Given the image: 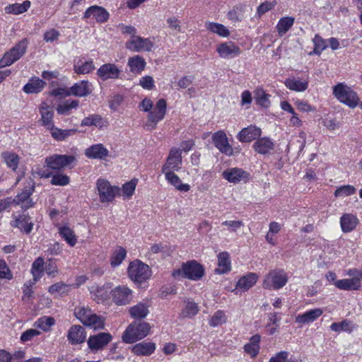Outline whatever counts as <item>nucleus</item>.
I'll use <instances>...</instances> for the list:
<instances>
[{
  "label": "nucleus",
  "instance_id": "nucleus-26",
  "mask_svg": "<svg viewBox=\"0 0 362 362\" xmlns=\"http://www.w3.org/2000/svg\"><path fill=\"white\" fill-rule=\"evenodd\" d=\"M91 93V85L88 81H81L72 86L66 93V95L84 97Z\"/></svg>",
  "mask_w": 362,
  "mask_h": 362
},
{
  "label": "nucleus",
  "instance_id": "nucleus-64",
  "mask_svg": "<svg viewBox=\"0 0 362 362\" xmlns=\"http://www.w3.org/2000/svg\"><path fill=\"white\" fill-rule=\"evenodd\" d=\"M288 356L289 353L288 351H281L270 358L269 362H287Z\"/></svg>",
  "mask_w": 362,
  "mask_h": 362
},
{
  "label": "nucleus",
  "instance_id": "nucleus-30",
  "mask_svg": "<svg viewBox=\"0 0 362 362\" xmlns=\"http://www.w3.org/2000/svg\"><path fill=\"white\" fill-rule=\"evenodd\" d=\"M131 350L134 354L137 356H150L156 350V344L151 341H142L134 345Z\"/></svg>",
  "mask_w": 362,
  "mask_h": 362
},
{
  "label": "nucleus",
  "instance_id": "nucleus-13",
  "mask_svg": "<svg viewBox=\"0 0 362 362\" xmlns=\"http://www.w3.org/2000/svg\"><path fill=\"white\" fill-rule=\"evenodd\" d=\"M112 339L110 333L101 332L89 337L87 344L93 351H97L105 347Z\"/></svg>",
  "mask_w": 362,
  "mask_h": 362
},
{
  "label": "nucleus",
  "instance_id": "nucleus-19",
  "mask_svg": "<svg viewBox=\"0 0 362 362\" xmlns=\"http://www.w3.org/2000/svg\"><path fill=\"white\" fill-rule=\"evenodd\" d=\"M258 279L259 276L256 273L250 272L240 278L233 291L235 292V294H238L239 291L245 292L256 284Z\"/></svg>",
  "mask_w": 362,
  "mask_h": 362
},
{
  "label": "nucleus",
  "instance_id": "nucleus-45",
  "mask_svg": "<svg viewBox=\"0 0 362 362\" xmlns=\"http://www.w3.org/2000/svg\"><path fill=\"white\" fill-rule=\"evenodd\" d=\"M205 27L209 31L222 37H227L230 35V30L225 25L218 23L206 22Z\"/></svg>",
  "mask_w": 362,
  "mask_h": 362
},
{
  "label": "nucleus",
  "instance_id": "nucleus-14",
  "mask_svg": "<svg viewBox=\"0 0 362 362\" xmlns=\"http://www.w3.org/2000/svg\"><path fill=\"white\" fill-rule=\"evenodd\" d=\"M181 164V150L176 147H173L170 151L165 164L162 168V173L178 170L180 168Z\"/></svg>",
  "mask_w": 362,
  "mask_h": 362
},
{
  "label": "nucleus",
  "instance_id": "nucleus-23",
  "mask_svg": "<svg viewBox=\"0 0 362 362\" xmlns=\"http://www.w3.org/2000/svg\"><path fill=\"white\" fill-rule=\"evenodd\" d=\"M109 13L104 8L98 6H92L89 7L83 15V18H88L93 16L98 23H104L109 18Z\"/></svg>",
  "mask_w": 362,
  "mask_h": 362
},
{
  "label": "nucleus",
  "instance_id": "nucleus-12",
  "mask_svg": "<svg viewBox=\"0 0 362 362\" xmlns=\"http://www.w3.org/2000/svg\"><path fill=\"white\" fill-rule=\"evenodd\" d=\"M349 275H355L351 279H344L334 282V285L339 289L350 291L358 290L361 287V279H362V272L354 271V272H349Z\"/></svg>",
  "mask_w": 362,
  "mask_h": 362
},
{
  "label": "nucleus",
  "instance_id": "nucleus-40",
  "mask_svg": "<svg viewBox=\"0 0 362 362\" xmlns=\"http://www.w3.org/2000/svg\"><path fill=\"white\" fill-rule=\"evenodd\" d=\"M230 270V262L228 252H223L218 255V265L215 272L218 274H225Z\"/></svg>",
  "mask_w": 362,
  "mask_h": 362
},
{
  "label": "nucleus",
  "instance_id": "nucleus-8",
  "mask_svg": "<svg viewBox=\"0 0 362 362\" xmlns=\"http://www.w3.org/2000/svg\"><path fill=\"white\" fill-rule=\"evenodd\" d=\"M28 42L26 40H22L16 44L10 51L6 52L4 57L0 59V68L10 66L18 60L25 52Z\"/></svg>",
  "mask_w": 362,
  "mask_h": 362
},
{
  "label": "nucleus",
  "instance_id": "nucleus-48",
  "mask_svg": "<svg viewBox=\"0 0 362 362\" xmlns=\"http://www.w3.org/2000/svg\"><path fill=\"white\" fill-rule=\"evenodd\" d=\"M330 329L335 332H347L351 333L355 329V325L350 320H344L339 322H334Z\"/></svg>",
  "mask_w": 362,
  "mask_h": 362
},
{
  "label": "nucleus",
  "instance_id": "nucleus-27",
  "mask_svg": "<svg viewBox=\"0 0 362 362\" xmlns=\"http://www.w3.org/2000/svg\"><path fill=\"white\" fill-rule=\"evenodd\" d=\"M42 124L48 130L54 124V110L47 103H42L40 106Z\"/></svg>",
  "mask_w": 362,
  "mask_h": 362
},
{
  "label": "nucleus",
  "instance_id": "nucleus-62",
  "mask_svg": "<svg viewBox=\"0 0 362 362\" xmlns=\"http://www.w3.org/2000/svg\"><path fill=\"white\" fill-rule=\"evenodd\" d=\"M222 226H226L228 230L233 233H236L238 229L244 226L242 221H225L222 223Z\"/></svg>",
  "mask_w": 362,
  "mask_h": 362
},
{
  "label": "nucleus",
  "instance_id": "nucleus-38",
  "mask_svg": "<svg viewBox=\"0 0 362 362\" xmlns=\"http://www.w3.org/2000/svg\"><path fill=\"white\" fill-rule=\"evenodd\" d=\"M260 339V335H253L250 337L249 343L244 346L245 353L249 354L251 358H255L259 353Z\"/></svg>",
  "mask_w": 362,
  "mask_h": 362
},
{
  "label": "nucleus",
  "instance_id": "nucleus-4",
  "mask_svg": "<svg viewBox=\"0 0 362 362\" xmlns=\"http://www.w3.org/2000/svg\"><path fill=\"white\" fill-rule=\"evenodd\" d=\"M333 94L339 101L350 108L356 107L359 103L357 94L348 86L339 83L334 87Z\"/></svg>",
  "mask_w": 362,
  "mask_h": 362
},
{
  "label": "nucleus",
  "instance_id": "nucleus-34",
  "mask_svg": "<svg viewBox=\"0 0 362 362\" xmlns=\"http://www.w3.org/2000/svg\"><path fill=\"white\" fill-rule=\"evenodd\" d=\"M166 180L173 185L177 190L182 192H187L190 189L188 184L182 183L180 178L174 172L163 173Z\"/></svg>",
  "mask_w": 362,
  "mask_h": 362
},
{
  "label": "nucleus",
  "instance_id": "nucleus-32",
  "mask_svg": "<svg viewBox=\"0 0 362 362\" xmlns=\"http://www.w3.org/2000/svg\"><path fill=\"white\" fill-rule=\"evenodd\" d=\"M67 338L71 344L83 342L86 338L84 329L80 325L71 326L68 332Z\"/></svg>",
  "mask_w": 362,
  "mask_h": 362
},
{
  "label": "nucleus",
  "instance_id": "nucleus-57",
  "mask_svg": "<svg viewBox=\"0 0 362 362\" xmlns=\"http://www.w3.org/2000/svg\"><path fill=\"white\" fill-rule=\"evenodd\" d=\"M227 317L223 310H217L209 319L211 327H216L226 322Z\"/></svg>",
  "mask_w": 362,
  "mask_h": 362
},
{
  "label": "nucleus",
  "instance_id": "nucleus-43",
  "mask_svg": "<svg viewBox=\"0 0 362 362\" xmlns=\"http://www.w3.org/2000/svg\"><path fill=\"white\" fill-rule=\"evenodd\" d=\"M48 130L52 137L57 141H64L68 137L75 134L77 132V130L74 129H62L54 125Z\"/></svg>",
  "mask_w": 362,
  "mask_h": 362
},
{
  "label": "nucleus",
  "instance_id": "nucleus-58",
  "mask_svg": "<svg viewBox=\"0 0 362 362\" xmlns=\"http://www.w3.org/2000/svg\"><path fill=\"white\" fill-rule=\"evenodd\" d=\"M356 188L351 185H342L337 188L334 192L335 197H346L356 193Z\"/></svg>",
  "mask_w": 362,
  "mask_h": 362
},
{
  "label": "nucleus",
  "instance_id": "nucleus-46",
  "mask_svg": "<svg viewBox=\"0 0 362 362\" xmlns=\"http://www.w3.org/2000/svg\"><path fill=\"white\" fill-rule=\"evenodd\" d=\"M30 1L25 0L21 4L15 3L10 4L5 7L4 11L8 14L18 15L27 11L30 7Z\"/></svg>",
  "mask_w": 362,
  "mask_h": 362
},
{
  "label": "nucleus",
  "instance_id": "nucleus-56",
  "mask_svg": "<svg viewBox=\"0 0 362 362\" xmlns=\"http://www.w3.org/2000/svg\"><path fill=\"white\" fill-rule=\"evenodd\" d=\"M255 100L258 105L267 107L270 105L269 97L270 95L261 88L256 89L255 92Z\"/></svg>",
  "mask_w": 362,
  "mask_h": 362
},
{
  "label": "nucleus",
  "instance_id": "nucleus-17",
  "mask_svg": "<svg viewBox=\"0 0 362 362\" xmlns=\"http://www.w3.org/2000/svg\"><path fill=\"white\" fill-rule=\"evenodd\" d=\"M75 160V157L67 155L54 154L46 158L47 165L54 170H60L68 166Z\"/></svg>",
  "mask_w": 362,
  "mask_h": 362
},
{
  "label": "nucleus",
  "instance_id": "nucleus-9",
  "mask_svg": "<svg viewBox=\"0 0 362 362\" xmlns=\"http://www.w3.org/2000/svg\"><path fill=\"white\" fill-rule=\"evenodd\" d=\"M35 190V184L30 180L28 186L25 187L21 192H19L13 199L11 204L21 206V209L27 210L35 206V202L30 196Z\"/></svg>",
  "mask_w": 362,
  "mask_h": 362
},
{
  "label": "nucleus",
  "instance_id": "nucleus-55",
  "mask_svg": "<svg viewBox=\"0 0 362 362\" xmlns=\"http://www.w3.org/2000/svg\"><path fill=\"white\" fill-rule=\"evenodd\" d=\"M2 157L8 168L13 170L17 169L19 163L18 155L11 152H4L2 153Z\"/></svg>",
  "mask_w": 362,
  "mask_h": 362
},
{
  "label": "nucleus",
  "instance_id": "nucleus-28",
  "mask_svg": "<svg viewBox=\"0 0 362 362\" xmlns=\"http://www.w3.org/2000/svg\"><path fill=\"white\" fill-rule=\"evenodd\" d=\"M274 142L268 137H262L253 144L254 150L262 155L269 154L274 148Z\"/></svg>",
  "mask_w": 362,
  "mask_h": 362
},
{
  "label": "nucleus",
  "instance_id": "nucleus-16",
  "mask_svg": "<svg viewBox=\"0 0 362 362\" xmlns=\"http://www.w3.org/2000/svg\"><path fill=\"white\" fill-rule=\"evenodd\" d=\"M212 141L214 146L221 151L222 153L226 156H231L233 153L232 146L229 144L226 134L219 130L215 132L212 135Z\"/></svg>",
  "mask_w": 362,
  "mask_h": 362
},
{
  "label": "nucleus",
  "instance_id": "nucleus-54",
  "mask_svg": "<svg viewBox=\"0 0 362 362\" xmlns=\"http://www.w3.org/2000/svg\"><path fill=\"white\" fill-rule=\"evenodd\" d=\"M138 184V180L134 178L132 179L130 181L124 183L122 185V197L125 198H130L134 193L136 187Z\"/></svg>",
  "mask_w": 362,
  "mask_h": 362
},
{
  "label": "nucleus",
  "instance_id": "nucleus-29",
  "mask_svg": "<svg viewBox=\"0 0 362 362\" xmlns=\"http://www.w3.org/2000/svg\"><path fill=\"white\" fill-rule=\"evenodd\" d=\"M284 84L287 88L296 92H303L308 88V81L298 77L288 78Z\"/></svg>",
  "mask_w": 362,
  "mask_h": 362
},
{
  "label": "nucleus",
  "instance_id": "nucleus-6",
  "mask_svg": "<svg viewBox=\"0 0 362 362\" xmlns=\"http://www.w3.org/2000/svg\"><path fill=\"white\" fill-rule=\"evenodd\" d=\"M96 190L99 200L102 203L112 202L119 192V188L113 186L103 178H99L96 182Z\"/></svg>",
  "mask_w": 362,
  "mask_h": 362
},
{
  "label": "nucleus",
  "instance_id": "nucleus-11",
  "mask_svg": "<svg viewBox=\"0 0 362 362\" xmlns=\"http://www.w3.org/2000/svg\"><path fill=\"white\" fill-rule=\"evenodd\" d=\"M166 101L164 99L158 100L155 107L149 112L148 115L146 126L148 129H154L156 124L164 118L166 113Z\"/></svg>",
  "mask_w": 362,
  "mask_h": 362
},
{
  "label": "nucleus",
  "instance_id": "nucleus-5",
  "mask_svg": "<svg viewBox=\"0 0 362 362\" xmlns=\"http://www.w3.org/2000/svg\"><path fill=\"white\" fill-rule=\"evenodd\" d=\"M288 282V276L282 269L271 270L264 277L262 287L268 290H279Z\"/></svg>",
  "mask_w": 362,
  "mask_h": 362
},
{
  "label": "nucleus",
  "instance_id": "nucleus-25",
  "mask_svg": "<svg viewBox=\"0 0 362 362\" xmlns=\"http://www.w3.org/2000/svg\"><path fill=\"white\" fill-rule=\"evenodd\" d=\"M323 313L321 308H315L306 311L305 313L298 315L295 318V322L299 326L311 323L320 317Z\"/></svg>",
  "mask_w": 362,
  "mask_h": 362
},
{
  "label": "nucleus",
  "instance_id": "nucleus-36",
  "mask_svg": "<svg viewBox=\"0 0 362 362\" xmlns=\"http://www.w3.org/2000/svg\"><path fill=\"white\" fill-rule=\"evenodd\" d=\"M127 65L131 72L140 74L146 65L145 59L139 55H134L128 59Z\"/></svg>",
  "mask_w": 362,
  "mask_h": 362
},
{
  "label": "nucleus",
  "instance_id": "nucleus-35",
  "mask_svg": "<svg viewBox=\"0 0 362 362\" xmlns=\"http://www.w3.org/2000/svg\"><path fill=\"white\" fill-rule=\"evenodd\" d=\"M95 69V65L92 59L83 61L78 59L74 61V71L77 74H88Z\"/></svg>",
  "mask_w": 362,
  "mask_h": 362
},
{
  "label": "nucleus",
  "instance_id": "nucleus-37",
  "mask_svg": "<svg viewBox=\"0 0 362 362\" xmlns=\"http://www.w3.org/2000/svg\"><path fill=\"white\" fill-rule=\"evenodd\" d=\"M45 84L43 80L39 78H33L24 86L23 90L28 94L37 93L42 90Z\"/></svg>",
  "mask_w": 362,
  "mask_h": 362
},
{
  "label": "nucleus",
  "instance_id": "nucleus-2",
  "mask_svg": "<svg viewBox=\"0 0 362 362\" xmlns=\"http://www.w3.org/2000/svg\"><path fill=\"white\" fill-rule=\"evenodd\" d=\"M204 274V269L197 262L192 260L182 264V268L175 270L173 276L175 279L187 278L192 281H198Z\"/></svg>",
  "mask_w": 362,
  "mask_h": 362
},
{
  "label": "nucleus",
  "instance_id": "nucleus-49",
  "mask_svg": "<svg viewBox=\"0 0 362 362\" xmlns=\"http://www.w3.org/2000/svg\"><path fill=\"white\" fill-rule=\"evenodd\" d=\"M126 256V250L120 246L117 247L111 256V266L115 267L120 265L123 260L125 259Z\"/></svg>",
  "mask_w": 362,
  "mask_h": 362
},
{
  "label": "nucleus",
  "instance_id": "nucleus-42",
  "mask_svg": "<svg viewBox=\"0 0 362 362\" xmlns=\"http://www.w3.org/2000/svg\"><path fill=\"white\" fill-rule=\"evenodd\" d=\"M45 262L42 257H37L33 263L31 274L33 275L32 284H36L42 276L45 271Z\"/></svg>",
  "mask_w": 362,
  "mask_h": 362
},
{
  "label": "nucleus",
  "instance_id": "nucleus-20",
  "mask_svg": "<svg viewBox=\"0 0 362 362\" xmlns=\"http://www.w3.org/2000/svg\"><path fill=\"white\" fill-rule=\"evenodd\" d=\"M216 52L221 58H233L240 54V48L233 42H223L217 46Z\"/></svg>",
  "mask_w": 362,
  "mask_h": 362
},
{
  "label": "nucleus",
  "instance_id": "nucleus-24",
  "mask_svg": "<svg viewBox=\"0 0 362 362\" xmlns=\"http://www.w3.org/2000/svg\"><path fill=\"white\" fill-rule=\"evenodd\" d=\"M85 155L91 159L104 160L109 155V151L102 144H93L85 150Z\"/></svg>",
  "mask_w": 362,
  "mask_h": 362
},
{
  "label": "nucleus",
  "instance_id": "nucleus-53",
  "mask_svg": "<svg viewBox=\"0 0 362 362\" xmlns=\"http://www.w3.org/2000/svg\"><path fill=\"white\" fill-rule=\"evenodd\" d=\"M71 287V285L66 284L64 282L60 281L50 286L48 288V291L52 295H63L67 293L70 291Z\"/></svg>",
  "mask_w": 362,
  "mask_h": 362
},
{
  "label": "nucleus",
  "instance_id": "nucleus-7",
  "mask_svg": "<svg viewBox=\"0 0 362 362\" xmlns=\"http://www.w3.org/2000/svg\"><path fill=\"white\" fill-rule=\"evenodd\" d=\"M129 277L134 281L141 283L151 275L149 267L139 260L132 262L128 267Z\"/></svg>",
  "mask_w": 362,
  "mask_h": 362
},
{
  "label": "nucleus",
  "instance_id": "nucleus-51",
  "mask_svg": "<svg viewBox=\"0 0 362 362\" xmlns=\"http://www.w3.org/2000/svg\"><path fill=\"white\" fill-rule=\"evenodd\" d=\"M55 324V320L54 317L50 316H43L37 319L34 325L41 329L42 330L47 332L49 331L50 327Z\"/></svg>",
  "mask_w": 362,
  "mask_h": 362
},
{
  "label": "nucleus",
  "instance_id": "nucleus-52",
  "mask_svg": "<svg viewBox=\"0 0 362 362\" xmlns=\"http://www.w3.org/2000/svg\"><path fill=\"white\" fill-rule=\"evenodd\" d=\"M228 17L233 22L242 21L245 18V7L240 5L235 6L228 11Z\"/></svg>",
  "mask_w": 362,
  "mask_h": 362
},
{
  "label": "nucleus",
  "instance_id": "nucleus-44",
  "mask_svg": "<svg viewBox=\"0 0 362 362\" xmlns=\"http://www.w3.org/2000/svg\"><path fill=\"white\" fill-rule=\"evenodd\" d=\"M294 22L295 18L293 17L286 16L280 18L276 25L279 36L282 37L284 35L292 28Z\"/></svg>",
  "mask_w": 362,
  "mask_h": 362
},
{
  "label": "nucleus",
  "instance_id": "nucleus-39",
  "mask_svg": "<svg viewBox=\"0 0 362 362\" xmlns=\"http://www.w3.org/2000/svg\"><path fill=\"white\" fill-rule=\"evenodd\" d=\"M129 312L131 317L134 319L139 320L145 318L149 313L148 305L144 303H139L129 308Z\"/></svg>",
  "mask_w": 362,
  "mask_h": 362
},
{
  "label": "nucleus",
  "instance_id": "nucleus-31",
  "mask_svg": "<svg viewBox=\"0 0 362 362\" xmlns=\"http://www.w3.org/2000/svg\"><path fill=\"white\" fill-rule=\"evenodd\" d=\"M81 127H95L99 129H103L107 127V122L105 119L103 118L100 115L93 114L83 118L81 122Z\"/></svg>",
  "mask_w": 362,
  "mask_h": 362
},
{
  "label": "nucleus",
  "instance_id": "nucleus-59",
  "mask_svg": "<svg viewBox=\"0 0 362 362\" xmlns=\"http://www.w3.org/2000/svg\"><path fill=\"white\" fill-rule=\"evenodd\" d=\"M199 312V308L194 302L188 301L185 308L182 311V315L184 317H192Z\"/></svg>",
  "mask_w": 362,
  "mask_h": 362
},
{
  "label": "nucleus",
  "instance_id": "nucleus-18",
  "mask_svg": "<svg viewBox=\"0 0 362 362\" xmlns=\"http://www.w3.org/2000/svg\"><path fill=\"white\" fill-rule=\"evenodd\" d=\"M112 300L119 305L128 304L132 299V291L125 286H118L112 291Z\"/></svg>",
  "mask_w": 362,
  "mask_h": 362
},
{
  "label": "nucleus",
  "instance_id": "nucleus-10",
  "mask_svg": "<svg viewBox=\"0 0 362 362\" xmlns=\"http://www.w3.org/2000/svg\"><path fill=\"white\" fill-rule=\"evenodd\" d=\"M153 47L154 42L150 38L139 35L131 36L125 43V47L134 52H151Z\"/></svg>",
  "mask_w": 362,
  "mask_h": 362
},
{
  "label": "nucleus",
  "instance_id": "nucleus-1",
  "mask_svg": "<svg viewBox=\"0 0 362 362\" xmlns=\"http://www.w3.org/2000/svg\"><path fill=\"white\" fill-rule=\"evenodd\" d=\"M151 331V326L146 322H133L123 332L122 339L127 344H132L148 336Z\"/></svg>",
  "mask_w": 362,
  "mask_h": 362
},
{
  "label": "nucleus",
  "instance_id": "nucleus-33",
  "mask_svg": "<svg viewBox=\"0 0 362 362\" xmlns=\"http://www.w3.org/2000/svg\"><path fill=\"white\" fill-rule=\"evenodd\" d=\"M358 223V218L351 214H345L340 218V225L344 233L352 231L355 229Z\"/></svg>",
  "mask_w": 362,
  "mask_h": 362
},
{
  "label": "nucleus",
  "instance_id": "nucleus-15",
  "mask_svg": "<svg viewBox=\"0 0 362 362\" xmlns=\"http://www.w3.org/2000/svg\"><path fill=\"white\" fill-rule=\"evenodd\" d=\"M222 177L230 183L246 182L250 178V174L239 168H230L222 173Z\"/></svg>",
  "mask_w": 362,
  "mask_h": 362
},
{
  "label": "nucleus",
  "instance_id": "nucleus-61",
  "mask_svg": "<svg viewBox=\"0 0 362 362\" xmlns=\"http://www.w3.org/2000/svg\"><path fill=\"white\" fill-rule=\"evenodd\" d=\"M51 183L53 185L65 186L69 183V177L66 175L57 173L52 176Z\"/></svg>",
  "mask_w": 362,
  "mask_h": 362
},
{
  "label": "nucleus",
  "instance_id": "nucleus-60",
  "mask_svg": "<svg viewBox=\"0 0 362 362\" xmlns=\"http://www.w3.org/2000/svg\"><path fill=\"white\" fill-rule=\"evenodd\" d=\"M313 42L315 46L313 53L316 54H320L321 52L327 47V43L325 40L318 35H315Z\"/></svg>",
  "mask_w": 362,
  "mask_h": 362
},
{
  "label": "nucleus",
  "instance_id": "nucleus-3",
  "mask_svg": "<svg viewBox=\"0 0 362 362\" xmlns=\"http://www.w3.org/2000/svg\"><path fill=\"white\" fill-rule=\"evenodd\" d=\"M74 315L84 325L94 329H103L105 325V319L98 316L93 311L85 307L75 308Z\"/></svg>",
  "mask_w": 362,
  "mask_h": 362
},
{
  "label": "nucleus",
  "instance_id": "nucleus-63",
  "mask_svg": "<svg viewBox=\"0 0 362 362\" xmlns=\"http://www.w3.org/2000/svg\"><path fill=\"white\" fill-rule=\"evenodd\" d=\"M276 4L275 1H264L262 3L257 9V13L259 16L264 14L266 12L272 10Z\"/></svg>",
  "mask_w": 362,
  "mask_h": 362
},
{
  "label": "nucleus",
  "instance_id": "nucleus-47",
  "mask_svg": "<svg viewBox=\"0 0 362 362\" xmlns=\"http://www.w3.org/2000/svg\"><path fill=\"white\" fill-rule=\"evenodd\" d=\"M59 233L64 240L71 246H74L77 242V237L74 230L66 226L59 227Z\"/></svg>",
  "mask_w": 362,
  "mask_h": 362
},
{
  "label": "nucleus",
  "instance_id": "nucleus-50",
  "mask_svg": "<svg viewBox=\"0 0 362 362\" xmlns=\"http://www.w3.org/2000/svg\"><path fill=\"white\" fill-rule=\"evenodd\" d=\"M79 102L76 100H68L59 104L57 107V113L59 115H69L73 109H76Z\"/></svg>",
  "mask_w": 362,
  "mask_h": 362
},
{
  "label": "nucleus",
  "instance_id": "nucleus-21",
  "mask_svg": "<svg viewBox=\"0 0 362 362\" xmlns=\"http://www.w3.org/2000/svg\"><path fill=\"white\" fill-rule=\"evenodd\" d=\"M120 70L117 65L107 63L102 65L97 71L98 76L103 80L116 79L119 78Z\"/></svg>",
  "mask_w": 362,
  "mask_h": 362
},
{
  "label": "nucleus",
  "instance_id": "nucleus-22",
  "mask_svg": "<svg viewBox=\"0 0 362 362\" xmlns=\"http://www.w3.org/2000/svg\"><path fill=\"white\" fill-rule=\"evenodd\" d=\"M262 134V129L255 126L250 125L243 128L237 135V139L242 143L251 142L259 138Z\"/></svg>",
  "mask_w": 362,
  "mask_h": 362
},
{
  "label": "nucleus",
  "instance_id": "nucleus-41",
  "mask_svg": "<svg viewBox=\"0 0 362 362\" xmlns=\"http://www.w3.org/2000/svg\"><path fill=\"white\" fill-rule=\"evenodd\" d=\"M12 225L18 228L21 231L25 233H30L33 228L31 218L26 215H21L18 218H16Z\"/></svg>",
  "mask_w": 362,
  "mask_h": 362
}]
</instances>
